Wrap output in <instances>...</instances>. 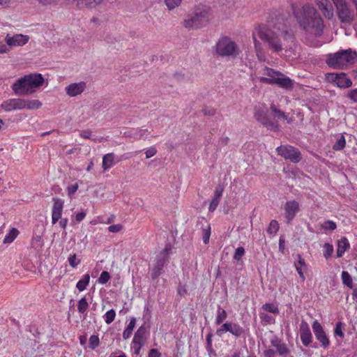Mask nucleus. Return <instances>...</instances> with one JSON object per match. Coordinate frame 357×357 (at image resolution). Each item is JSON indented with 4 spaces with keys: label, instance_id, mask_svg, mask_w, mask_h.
I'll list each match as a JSON object with an SVG mask.
<instances>
[{
    "label": "nucleus",
    "instance_id": "1",
    "mask_svg": "<svg viewBox=\"0 0 357 357\" xmlns=\"http://www.w3.org/2000/svg\"><path fill=\"white\" fill-rule=\"evenodd\" d=\"M291 6L294 15L303 31L316 37L323 34L325 28L324 20L314 6L309 3L301 8H297L294 4Z\"/></svg>",
    "mask_w": 357,
    "mask_h": 357
},
{
    "label": "nucleus",
    "instance_id": "2",
    "mask_svg": "<svg viewBox=\"0 0 357 357\" xmlns=\"http://www.w3.org/2000/svg\"><path fill=\"white\" fill-rule=\"evenodd\" d=\"M43 83L44 78L41 74H30L17 79L12 89L15 95L24 96L34 93Z\"/></svg>",
    "mask_w": 357,
    "mask_h": 357
},
{
    "label": "nucleus",
    "instance_id": "3",
    "mask_svg": "<svg viewBox=\"0 0 357 357\" xmlns=\"http://www.w3.org/2000/svg\"><path fill=\"white\" fill-rule=\"evenodd\" d=\"M357 61V53L351 49L342 50L326 55V63L331 68L342 70Z\"/></svg>",
    "mask_w": 357,
    "mask_h": 357
},
{
    "label": "nucleus",
    "instance_id": "4",
    "mask_svg": "<svg viewBox=\"0 0 357 357\" xmlns=\"http://www.w3.org/2000/svg\"><path fill=\"white\" fill-rule=\"evenodd\" d=\"M211 8L198 6L189 13L184 20V26L189 29H197L206 26L210 20Z\"/></svg>",
    "mask_w": 357,
    "mask_h": 357
},
{
    "label": "nucleus",
    "instance_id": "5",
    "mask_svg": "<svg viewBox=\"0 0 357 357\" xmlns=\"http://www.w3.org/2000/svg\"><path fill=\"white\" fill-rule=\"evenodd\" d=\"M269 23L271 26L281 33L284 40L294 39V31L291 28L287 15L275 12L271 15Z\"/></svg>",
    "mask_w": 357,
    "mask_h": 357
},
{
    "label": "nucleus",
    "instance_id": "6",
    "mask_svg": "<svg viewBox=\"0 0 357 357\" xmlns=\"http://www.w3.org/2000/svg\"><path fill=\"white\" fill-rule=\"evenodd\" d=\"M216 53L222 57L236 58L240 50L234 41L228 37H222L216 43Z\"/></svg>",
    "mask_w": 357,
    "mask_h": 357
},
{
    "label": "nucleus",
    "instance_id": "7",
    "mask_svg": "<svg viewBox=\"0 0 357 357\" xmlns=\"http://www.w3.org/2000/svg\"><path fill=\"white\" fill-rule=\"evenodd\" d=\"M258 36L261 40L268 44L273 52L278 53L282 51L283 47L279 36L273 31L264 27H259Z\"/></svg>",
    "mask_w": 357,
    "mask_h": 357
},
{
    "label": "nucleus",
    "instance_id": "8",
    "mask_svg": "<svg viewBox=\"0 0 357 357\" xmlns=\"http://www.w3.org/2000/svg\"><path fill=\"white\" fill-rule=\"evenodd\" d=\"M337 15L342 24H351L355 19V13L351 6L346 0H332Z\"/></svg>",
    "mask_w": 357,
    "mask_h": 357
},
{
    "label": "nucleus",
    "instance_id": "9",
    "mask_svg": "<svg viewBox=\"0 0 357 357\" xmlns=\"http://www.w3.org/2000/svg\"><path fill=\"white\" fill-rule=\"evenodd\" d=\"M254 116L257 121L263 125L268 130L277 132L279 130V125L271 120L267 114V109L261 107H255Z\"/></svg>",
    "mask_w": 357,
    "mask_h": 357
},
{
    "label": "nucleus",
    "instance_id": "10",
    "mask_svg": "<svg viewBox=\"0 0 357 357\" xmlns=\"http://www.w3.org/2000/svg\"><path fill=\"white\" fill-rule=\"evenodd\" d=\"M229 332L236 338L245 337V330L238 324L227 321L223 323L220 328L216 330V335L222 337L225 333Z\"/></svg>",
    "mask_w": 357,
    "mask_h": 357
},
{
    "label": "nucleus",
    "instance_id": "11",
    "mask_svg": "<svg viewBox=\"0 0 357 357\" xmlns=\"http://www.w3.org/2000/svg\"><path fill=\"white\" fill-rule=\"evenodd\" d=\"M276 151L279 155L294 163H298L302 159L301 151L291 145H281L276 149Z\"/></svg>",
    "mask_w": 357,
    "mask_h": 357
},
{
    "label": "nucleus",
    "instance_id": "12",
    "mask_svg": "<svg viewBox=\"0 0 357 357\" xmlns=\"http://www.w3.org/2000/svg\"><path fill=\"white\" fill-rule=\"evenodd\" d=\"M312 328L315 338L320 343V347L324 349H328L330 347L331 341L324 327L318 320L315 319L313 321Z\"/></svg>",
    "mask_w": 357,
    "mask_h": 357
},
{
    "label": "nucleus",
    "instance_id": "13",
    "mask_svg": "<svg viewBox=\"0 0 357 357\" xmlns=\"http://www.w3.org/2000/svg\"><path fill=\"white\" fill-rule=\"evenodd\" d=\"M326 79L340 89H347L352 86L351 79L344 73H327Z\"/></svg>",
    "mask_w": 357,
    "mask_h": 357
},
{
    "label": "nucleus",
    "instance_id": "14",
    "mask_svg": "<svg viewBox=\"0 0 357 357\" xmlns=\"http://www.w3.org/2000/svg\"><path fill=\"white\" fill-rule=\"evenodd\" d=\"M259 81L266 84H276L279 87L286 90H291L294 86L293 80L282 73L279 75L277 79H264V77H259Z\"/></svg>",
    "mask_w": 357,
    "mask_h": 357
},
{
    "label": "nucleus",
    "instance_id": "15",
    "mask_svg": "<svg viewBox=\"0 0 357 357\" xmlns=\"http://www.w3.org/2000/svg\"><path fill=\"white\" fill-rule=\"evenodd\" d=\"M169 260L156 255L153 267L151 271V277L153 281L158 282L159 277L165 272V267L167 266Z\"/></svg>",
    "mask_w": 357,
    "mask_h": 357
},
{
    "label": "nucleus",
    "instance_id": "16",
    "mask_svg": "<svg viewBox=\"0 0 357 357\" xmlns=\"http://www.w3.org/2000/svg\"><path fill=\"white\" fill-rule=\"evenodd\" d=\"M271 345L275 348L276 354H278L281 357H293L290 356L291 351L285 344L278 336H274L270 341Z\"/></svg>",
    "mask_w": 357,
    "mask_h": 357
},
{
    "label": "nucleus",
    "instance_id": "17",
    "mask_svg": "<svg viewBox=\"0 0 357 357\" xmlns=\"http://www.w3.org/2000/svg\"><path fill=\"white\" fill-rule=\"evenodd\" d=\"M284 210L287 223L289 224L299 211V204L295 200L287 201L284 206Z\"/></svg>",
    "mask_w": 357,
    "mask_h": 357
},
{
    "label": "nucleus",
    "instance_id": "18",
    "mask_svg": "<svg viewBox=\"0 0 357 357\" xmlns=\"http://www.w3.org/2000/svg\"><path fill=\"white\" fill-rule=\"evenodd\" d=\"M300 337L305 347L310 346L312 342V335L308 324L305 320H302L300 325Z\"/></svg>",
    "mask_w": 357,
    "mask_h": 357
},
{
    "label": "nucleus",
    "instance_id": "19",
    "mask_svg": "<svg viewBox=\"0 0 357 357\" xmlns=\"http://www.w3.org/2000/svg\"><path fill=\"white\" fill-rule=\"evenodd\" d=\"M29 36L23 34H15L13 36L7 34L5 41L8 46H23L28 43Z\"/></svg>",
    "mask_w": 357,
    "mask_h": 357
},
{
    "label": "nucleus",
    "instance_id": "20",
    "mask_svg": "<svg viewBox=\"0 0 357 357\" xmlns=\"http://www.w3.org/2000/svg\"><path fill=\"white\" fill-rule=\"evenodd\" d=\"M53 201L52 222L54 225L61 218L64 202L60 198H53Z\"/></svg>",
    "mask_w": 357,
    "mask_h": 357
},
{
    "label": "nucleus",
    "instance_id": "21",
    "mask_svg": "<svg viewBox=\"0 0 357 357\" xmlns=\"http://www.w3.org/2000/svg\"><path fill=\"white\" fill-rule=\"evenodd\" d=\"M197 225L201 227L202 236L204 243L208 244L211 234L210 223L204 218H202L198 219Z\"/></svg>",
    "mask_w": 357,
    "mask_h": 357
},
{
    "label": "nucleus",
    "instance_id": "22",
    "mask_svg": "<svg viewBox=\"0 0 357 357\" xmlns=\"http://www.w3.org/2000/svg\"><path fill=\"white\" fill-rule=\"evenodd\" d=\"M223 192L224 185L222 184H218L215 189L213 197L208 206V211L210 212H213L217 208L222 196Z\"/></svg>",
    "mask_w": 357,
    "mask_h": 357
},
{
    "label": "nucleus",
    "instance_id": "23",
    "mask_svg": "<svg viewBox=\"0 0 357 357\" xmlns=\"http://www.w3.org/2000/svg\"><path fill=\"white\" fill-rule=\"evenodd\" d=\"M86 86L84 82L73 83L66 87V91L69 96L74 97L81 94L84 91Z\"/></svg>",
    "mask_w": 357,
    "mask_h": 357
},
{
    "label": "nucleus",
    "instance_id": "24",
    "mask_svg": "<svg viewBox=\"0 0 357 357\" xmlns=\"http://www.w3.org/2000/svg\"><path fill=\"white\" fill-rule=\"evenodd\" d=\"M119 161L120 159L114 153H107L102 157V167L104 170H108Z\"/></svg>",
    "mask_w": 357,
    "mask_h": 357
},
{
    "label": "nucleus",
    "instance_id": "25",
    "mask_svg": "<svg viewBox=\"0 0 357 357\" xmlns=\"http://www.w3.org/2000/svg\"><path fill=\"white\" fill-rule=\"evenodd\" d=\"M350 248V244L348 241V239L342 236L340 240L337 241V250H336V255L337 257L340 258L342 257L344 252Z\"/></svg>",
    "mask_w": 357,
    "mask_h": 357
},
{
    "label": "nucleus",
    "instance_id": "26",
    "mask_svg": "<svg viewBox=\"0 0 357 357\" xmlns=\"http://www.w3.org/2000/svg\"><path fill=\"white\" fill-rule=\"evenodd\" d=\"M150 133L148 129L133 128L128 131V136L133 138L135 140L145 139V135Z\"/></svg>",
    "mask_w": 357,
    "mask_h": 357
},
{
    "label": "nucleus",
    "instance_id": "27",
    "mask_svg": "<svg viewBox=\"0 0 357 357\" xmlns=\"http://www.w3.org/2000/svg\"><path fill=\"white\" fill-rule=\"evenodd\" d=\"M69 2H77V6L79 8H95L100 4L102 0H67Z\"/></svg>",
    "mask_w": 357,
    "mask_h": 357
},
{
    "label": "nucleus",
    "instance_id": "28",
    "mask_svg": "<svg viewBox=\"0 0 357 357\" xmlns=\"http://www.w3.org/2000/svg\"><path fill=\"white\" fill-rule=\"evenodd\" d=\"M136 324V319L135 317H131L130 319V322L127 327L125 328V330L123 332V338L124 340L128 339L132 333V331L134 328L135 327Z\"/></svg>",
    "mask_w": 357,
    "mask_h": 357
},
{
    "label": "nucleus",
    "instance_id": "29",
    "mask_svg": "<svg viewBox=\"0 0 357 357\" xmlns=\"http://www.w3.org/2000/svg\"><path fill=\"white\" fill-rule=\"evenodd\" d=\"M294 266L300 278L303 281H304L305 280V277L302 271V266H306V264L305 260L301 257L300 255H298V261L294 263Z\"/></svg>",
    "mask_w": 357,
    "mask_h": 357
},
{
    "label": "nucleus",
    "instance_id": "30",
    "mask_svg": "<svg viewBox=\"0 0 357 357\" xmlns=\"http://www.w3.org/2000/svg\"><path fill=\"white\" fill-rule=\"evenodd\" d=\"M227 313L220 305H218L215 317V324L220 325L227 319Z\"/></svg>",
    "mask_w": 357,
    "mask_h": 357
},
{
    "label": "nucleus",
    "instance_id": "31",
    "mask_svg": "<svg viewBox=\"0 0 357 357\" xmlns=\"http://www.w3.org/2000/svg\"><path fill=\"white\" fill-rule=\"evenodd\" d=\"M90 282V275L88 273L84 274L82 278L79 280L76 284V288L79 291H84L89 285Z\"/></svg>",
    "mask_w": 357,
    "mask_h": 357
},
{
    "label": "nucleus",
    "instance_id": "32",
    "mask_svg": "<svg viewBox=\"0 0 357 357\" xmlns=\"http://www.w3.org/2000/svg\"><path fill=\"white\" fill-rule=\"evenodd\" d=\"M261 310L274 314L280 313L278 305L273 303H266L261 306Z\"/></svg>",
    "mask_w": 357,
    "mask_h": 357
},
{
    "label": "nucleus",
    "instance_id": "33",
    "mask_svg": "<svg viewBox=\"0 0 357 357\" xmlns=\"http://www.w3.org/2000/svg\"><path fill=\"white\" fill-rule=\"evenodd\" d=\"M270 109L272 112L275 119H287V116L286 114L283 111L278 109L274 103L271 104Z\"/></svg>",
    "mask_w": 357,
    "mask_h": 357
},
{
    "label": "nucleus",
    "instance_id": "34",
    "mask_svg": "<svg viewBox=\"0 0 357 357\" xmlns=\"http://www.w3.org/2000/svg\"><path fill=\"white\" fill-rule=\"evenodd\" d=\"M146 331V330L144 325L139 327V328L137 330V331L135 332V333L134 335V337H133L132 340L145 342Z\"/></svg>",
    "mask_w": 357,
    "mask_h": 357
},
{
    "label": "nucleus",
    "instance_id": "35",
    "mask_svg": "<svg viewBox=\"0 0 357 357\" xmlns=\"http://www.w3.org/2000/svg\"><path fill=\"white\" fill-rule=\"evenodd\" d=\"M342 281L344 285L349 289L354 288L353 279L351 275L347 271H342L341 274Z\"/></svg>",
    "mask_w": 357,
    "mask_h": 357
},
{
    "label": "nucleus",
    "instance_id": "36",
    "mask_svg": "<svg viewBox=\"0 0 357 357\" xmlns=\"http://www.w3.org/2000/svg\"><path fill=\"white\" fill-rule=\"evenodd\" d=\"M346 146V139L343 135H340L338 136L336 142L334 143L333 146V149L335 151H341Z\"/></svg>",
    "mask_w": 357,
    "mask_h": 357
},
{
    "label": "nucleus",
    "instance_id": "37",
    "mask_svg": "<svg viewBox=\"0 0 357 357\" xmlns=\"http://www.w3.org/2000/svg\"><path fill=\"white\" fill-rule=\"evenodd\" d=\"M19 234V231L16 228H12L9 233H8L3 239V243H12Z\"/></svg>",
    "mask_w": 357,
    "mask_h": 357
},
{
    "label": "nucleus",
    "instance_id": "38",
    "mask_svg": "<svg viewBox=\"0 0 357 357\" xmlns=\"http://www.w3.org/2000/svg\"><path fill=\"white\" fill-rule=\"evenodd\" d=\"M259 316L263 325L274 324L275 323V318L268 314L259 312Z\"/></svg>",
    "mask_w": 357,
    "mask_h": 357
},
{
    "label": "nucleus",
    "instance_id": "39",
    "mask_svg": "<svg viewBox=\"0 0 357 357\" xmlns=\"http://www.w3.org/2000/svg\"><path fill=\"white\" fill-rule=\"evenodd\" d=\"M345 326V324L342 321H337L335 324V326L334 328V336L340 337V338H344V334L343 333V329Z\"/></svg>",
    "mask_w": 357,
    "mask_h": 357
},
{
    "label": "nucleus",
    "instance_id": "40",
    "mask_svg": "<svg viewBox=\"0 0 357 357\" xmlns=\"http://www.w3.org/2000/svg\"><path fill=\"white\" fill-rule=\"evenodd\" d=\"M42 103L38 100H25V109H34L41 107Z\"/></svg>",
    "mask_w": 357,
    "mask_h": 357
},
{
    "label": "nucleus",
    "instance_id": "41",
    "mask_svg": "<svg viewBox=\"0 0 357 357\" xmlns=\"http://www.w3.org/2000/svg\"><path fill=\"white\" fill-rule=\"evenodd\" d=\"M89 307V303L85 297L82 298L77 303L78 312L81 314H85Z\"/></svg>",
    "mask_w": 357,
    "mask_h": 357
},
{
    "label": "nucleus",
    "instance_id": "42",
    "mask_svg": "<svg viewBox=\"0 0 357 357\" xmlns=\"http://www.w3.org/2000/svg\"><path fill=\"white\" fill-rule=\"evenodd\" d=\"M245 251L243 247H238L233 256V259L236 261L238 264L242 263V257L245 255Z\"/></svg>",
    "mask_w": 357,
    "mask_h": 357
},
{
    "label": "nucleus",
    "instance_id": "43",
    "mask_svg": "<svg viewBox=\"0 0 357 357\" xmlns=\"http://www.w3.org/2000/svg\"><path fill=\"white\" fill-rule=\"evenodd\" d=\"M264 70L266 71L265 75L268 77H263L264 79H277L279 75H282V73L268 67H265Z\"/></svg>",
    "mask_w": 357,
    "mask_h": 357
},
{
    "label": "nucleus",
    "instance_id": "44",
    "mask_svg": "<svg viewBox=\"0 0 357 357\" xmlns=\"http://www.w3.org/2000/svg\"><path fill=\"white\" fill-rule=\"evenodd\" d=\"M279 223L275 220H272L267 228V233L273 235L275 234L279 230Z\"/></svg>",
    "mask_w": 357,
    "mask_h": 357
},
{
    "label": "nucleus",
    "instance_id": "45",
    "mask_svg": "<svg viewBox=\"0 0 357 357\" xmlns=\"http://www.w3.org/2000/svg\"><path fill=\"white\" fill-rule=\"evenodd\" d=\"M105 321L107 324H109L114 321L116 317V312L114 309L108 310L103 316Z\"/></svg>",
    "mask_w": 357,
    "mask_h": 357
},
{
    "label": "nucleus",
    "instance_id": "46",
    "mask_svg": "<svg viewBox=\"0 0 357 357\" xmlns=\"http://www.w3.org/2000/svg\"><path fill=\"white\" fill-rule=\"evenodd\" d=\"M323 248H324V252H323L324 257L326 259H328L332 256V255L333 253V251H334L333 246V245H331L330 243H326L324 245Z\"/></svg>",
    "mask_w": 357,
    "mask_h": 357
},
{
    "label": "nucleus",
    "instance_id": "47",
    "mask_svg": "<svg viewBox=\"0 0 357 357\" xmlns=\"http://www.w3.org/2000/svg\"><path fill=\"white\" fill-rule=\"evenodd\" d=\"M1 107L6 112L15 110L14 98L3 101L1 103Z\"/></svg>",
    "mask_w": 357,
    "mask_h": 357
},
{
    "label": "nucleus",
    "instance_id": "48",
    "mask_svg": "<svg viewBox=\"0 0 357 357\" xmlns=\"http://www.w3.org/2000/svg\"><path fill=\"white\" fill-rule=\"evenodd\" d=\"M172 250V245L170 243H167L165 248L160 251L157 255L163 259L169 260L170 252Z\"/></svg>",
    "mask_w": 357,
    "mask_h": 357
},
{
    "label": "nucleus",
    "instance_id": "49",
    "mask_svg": "<svg viewBox=\"0 0 357 357\" xmlns=\"http://www.w3.org/2000/svg\"><path fill=\"white\" fill-rule=\"evenodd\" d=\"M324 15V17L328 20H331L333 17L334 12L332 4L330 6H326L323 10H321Z\"/></svg>",
    "mask_w": 357,
    "mask_h": 357
},
{
    "label": "nucleus",
    "instance_id": "50",
    "mask_svg": "<svg viewBox=\"0 0 357 357\" xmlns=\"http://www.w3.org/2000/svg\"><path fill=\"white\" fill-rule=\"evenodd\" d=\"M321 228L325 230L333 231L337 228V225L333 220H326L321 224Z\"/></svg>",
    "mask_w": 357,
    "mask_h": 357
},
{
    "label": "nucleus",
    "instance_id": "51",
    "mask_svg": "<svg viewBox=\"0 0 357 357\" xmlns=\"http://www.w3.org/2000/svg\"><path fill=\"white\" fill-rule=\"evenodd\" d=\"M110 278L111 276L109 272L104 271L100 273V275L98 279V282L99 284H105L110 280Z\"/></svg>",
    "mask_w": 357,
    "mask_h": 357
},
{
    "label": "nucleus",
    "instance_id": "52",
    "mask_svg": "<svg viewBox=\"0 0 357 357\" xmlns=\"http://www.w3.org/2000/svg\"><path fill=\"white\" fill-rule=\"evenodd\" d=\"M132 343L133 344L132 349L134 350V354L137 356L139 355L140 351L142 347H144L145 342L132 340Z\"/></svg>",
    "mask_w": 357,
    "mask_h": 357
},
{
    "label": "nucleus",
    "instance_id": "53",
    "mask_svg": "<svg viewBox=\"0 0 357 357\" xmlns=\"http://www.w3.org/2000/svg\"><path fill=\"white\" fill-rule=\"evenodd\" d=\"M100 344V340L98 335H92L89 338V347L95 349Z\"/></svg>",
    "mask_w": 357,
    "mask_h": 357
},
{
    "label": "nucleus",
    "instance_id": "54",
    "mask_svg": "<svg viewBox=\"0 0 357 357\" xmlns=\"http://www.w3.org/2000/svg\"><path fill=\"white\" fill-rule=\"evenodd\" d=\"M68 261L70 266L73 268H76L80 264V260L77 259L76 254L70 255L68 258Z\"/></svg>",
    "mask_w": 357,
    "mask_h": 357
},
{
    "label": "nucleus",
    "instance_id": "55",
    "mask_svg": "<svg viewBox=\"0 0 357 357\" xmlns=\"http://www.w3.org/2000/svg\"><path fill=\"white\" fill-rule=\"evenodd\" d=\"M15 110L25 109V99L14 98Z\"/></svg>",
    "mask_w": 357,
    "mask_h": 357
},
{
    "label": "nucleus",
    "instance_id": "56",
    "mask_svg": "<svg viewBox=\"0 0 357 357\" xmlns=\"http://www.w3.org/2000/svg\"><path fill=\"white\" fill-rule=\"evenodd\" d=\"M182 0H165V4L169 10H172L178 6Z\"/></svg>",
    "mask_w": 357,
    "mask_h": 357
},
{
    "label": "nucleus",
    "instance_id": "57",
    "mask_svg": "<svg viewBox=\"0 0 357 357\" xmlns=\"http://www.w3.org/2000/svg\"><path fill=\"white\" fill-rule=\"evenodd\" d=\"M315 2L320 10L331 4L329 0H315Z\"/></svg>",
    "mask_w": 357,
    "mask_h": 357
},
{
    "label": "nucleus",
    "instance_id": "58",
    "mask_svg": "<svg viewBox=\"0 0 357 357\" xmlns=\"http://www.w3.org/2000/svg\"><path fill=\"white\" fill-rule=\"evenodd\" d=\"M123 228V226L121 224H116L110 225L107 229L109 232L112 233H117L121 231Z\"/></svg>",
    "mask_w": 357,
    "mask_h": 357
},
{
    "label": "nucleus",
    "instance_id": "59",
    "mask_svg": "<svg viewBox=\"0 0 357 357\" xmlns=\"http://www.w3.org/2000/svg\"><path fill=\"white\" fill-rule=\"evenodd\" d=\"M78 184L77 183H75L73 185H69L68 186L67 188V192H68V195L70 197L72 195H73L76 191L78 189Z\"/></svg>",
    "mask_w": 357,
    "mask_h": 357
},
{
    "label": "nucleus",
    "instance_id": "60",
    "mask_svg": "<svg viewBox=\"0 0 357 357\" xmlns=\"http://www.w3.org/2000/svg\"><path fill=\"white\" fill-rule=\"evenodd\" d=\"M347 97L355 102H357V89L351 90Z\"/></svg>",
    "mask_w": 357,
    "mask_h": 357
},
{
    "label": "nucleus",
    "instance_id": "61",
    "mask_svg": "<svg viewBox=\"0 0 357 357\" xmlns=\"http://www.w3.org/2000/svg\"><path fill=\"white\" fill-rule=\"evenodd\" d=\"M156 153H157V150L155 147H153V146L150 147L145 152L146 158H150L153 157V155H155L156 154Z\"/></svg>",
    "mask_w": 357,
    "mask_h": 357
},
{
    "label": "nucleus",
    "instance_id": "62",
    "mask_svg": "<svg viewBox=\"0 0 357 357\" xmlns=\"http://www.w3.org/2000/svg\"><path fill=\"white\" fill-rule=\"evenodd\" d=\"M148 357H162V354L157 349H151Z\"/></svg>",
    "mask_w": 357,
    "mask_h": 357
},
{
    "label": "nucleus",
    "instance_id": "63",
    "mask_svg": "<svg viewBox=\"0 0 357 357\" xmlns=\"http://www.w3.org/2000/svg\"><path fill=\"white\" fill-rule=\"evenodd\" d=\"M285 240L284 236H280L279 239V251L282 254L284 252Z\"/></svg>",
    "mask_w": 357,
    "mask_h": 357
},
{
    "label": "nucleus",
    "instance_id": "64",
    "mask_svg": "<svg viewBox=\"0 0 357 357\" xmlns=\"http://www.w3.org/2000/svg\"><path fill=\"white\" fill-rule=\"evenodd\" d=\"M264 355L265 357H275L276 351L273 349H268L264 351Z\"/></svg>",
    "mask_w": 357,
    "mask_h": 357
}]
</instances>
